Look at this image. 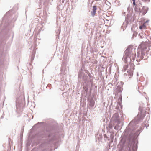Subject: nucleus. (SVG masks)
I'll return each instance as SVG.
<instances>
[{
    "instance_id": "obj_1",
    "label": "nucleus",
    "mask_w": 151,
    "mask_h": 151,
    "mask_svg": "<svg viewBox=\"0 0 151 151\" xmlns=\"http://www.w3.org/2000/svg\"><path fill=\"white\" fill-rule=\"evenodd\" d=\"M148 44L146 42H144L141 44L139 46L138 48V54H141L142 56L145 55V53L148 52L150 50Z\"/></svg>"
},
{
    "instance_id": "obj_2",
    "label": "nucleus",
    "mask_w": 151,
    "mask_h": 151,
    "mask_svg": "<svg viewBox=\"0 0 151 151\" xmlns=\"http://www.w3.org/2000/svg\"><path fill=\"white\" fill-rule=\"evenodd\" d=\"M132 49L130 48H128L125 50L124 57L126 61H127L128 57H129L130 60H134L135 59L136 54L135 52H132Z\"/></svg>"
},
{
    "instance_id": "obj_3",
    "label": "nucleus",
    "mask_w": 151,
    "mask_h": 151,
    "mask_svg": "<svg viewBox=\"0 0 151 151\" xmlns=\"http://www.w3.org/2000/svg\"><path fill=\"white\" fill-rule=\"evenodd\" d=\"M97 9L96 6H94L93 8V11L91 12V14L93 16H94L96 12V10Z\"/></svg>"
},
{
    "instance_id": "obj_4",
    "label": "nucleus",
    "mask_w": 151,
    "mask_h": 151,
    "mask_svg": "<svg viewBox=\"0 0 151 151\" xmlns=\"http://www.w3.org/2000/svg\"><path fill=\"white\" fill-rule=\"evenodd\" d=\"M146 28V26L145 25V22L142 25H141L139 27V28L142 29H144Z\"/></svg>"
},
{
    "instance_id": "obj_5",
    "label": "nucleus",
    "mask_w": 151,
    "mask_h": 151,
    "mask_svg": "<svg viewBox=\"0 0 151 151\" xmlns=\"http://www.w3.org/2000/svg\"><path fill=\"white\" fill-rule=\"evenodd\" d=\"M94 102L93 101H90L89 105L91 107L93 106L94 105Z\"/></svg>"
},
{
    "instance_id": "obj_6",
    "label": "nucleus",
    "mask_w": 151,
    "mask_h": 151,
    "mask_svg": "<svg viewBox=\"0 0 151 151\" xmlns=\"http://www.w3.org/2000/svg\"><path fill=\"white\" fill-rule=\"evenodd\" d=\"M132 1H133V4L134 5H136L135 2V0H132Z\"/></svg>"
}]
</instances>
